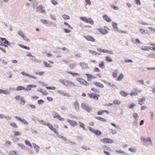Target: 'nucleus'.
<instances>
[{
	"label": "nucleus",
	"mask_w": 155,
	"mask_h": 155,
	"mask_svg": "<svg viewBox=\"0 0 155 155\" xmlns=\"http://www.w3.org/2000/svg\"><path fill=\"white\" fill-rule=\"evenodd\" d=\"M111 7L114 9L117 10L118 9V8L117 7L115 6L114 5H112Z\"/></svg>",
	"instance_id": "63"
},
{
	"label": "nucleus",
	"mask_w": 155,
	"mask_h": 155,
	"mask_svg": "<svg viewBox=\"0 0 155 155\" xmlns=\"http://www.w3.org/2000/svg\"><path fill=\"white\" fill-rule=\"evenodd\" d=\"M21 74L22 75H23L29 77H30L31 78H35L33 76H32L31 75H29V74H26V73H25L24 72H22L21 73Z\"/></svg>",
	"instance_id": "22"
},
{
	"label": "nucleus",
	"mask_w": 155,
	"mask_h": 155,
	"mask_svg": "<svg viewBox=\"0 0 155 155\" xmlns=\"http://www.w3.org/2000/svg\"><path fill=\"white\" fill-rule=\"evenodd\" d=\"M25 144L26 145L28 146H29L31 147H32V146L31 144L29 142V141H28V140H25Z\"/></svg>",
	"instance_id": "38"
},
{
	"label": "nucleus",
	"mask_w": 155,
	"mask_h": 155,
	"mask_svg": "<svg viewBox=\"0 0 155 155\" xmlns=\"http://www.w3.org/2000/svg\"><path fill=\"white\" fill-rule=\"evenodd\" d=\"M21 102H20V104H22V105H24L25 104V101L24 100V99L22 98V99L20 100Z\"/></svg>",
	"instance_id": "45"
},
{
	"label": "nucleus",
	"mask_w": 155,
	"mask_h": 155,
	"mask_svg": "<svg viewBox=\"0 0 155 155\" xmlns=\"http://www.w3.org/2000/svg\"><path fill=\"white\" fill-rule=\"evenodd\" d=\"M118 71L117 70H116L113 73L112 76L114 78H117V75L118 74Z\"/></svg>",
	"instance_id": "27"
},
{
	"label": "nucleus",
	"mask_w": 155,
	"mask_h": 155,
	"mask_svg": "<svg viewBox=\"0 0 155 155\" xmlns=\"http://www.w3.org/2000/svg\"><path fill=\"white\" fill-rule=\"evenodd\" d=\"M60 94H61L62 95L64 96H66L68 97H70V95L68 93H66V92H59Z\"/></svg>",
	"instance_id": "33"
},
{
	"label": "nucleus",
	"mask_w": 155,
	"mask_h": 155,
	"mask_svg": "<svg viewBox=\"0 0 155 155\" xmlns=\"http://www.w3.org/2000/svg\"><path fill=\"white\" fill-rule=\"evenodd\" d=\"M68 123H69L72 126H74L78 124L76 122L73 120H71L69 119H68L67 120Z\"/></svg>",
	"instance_id": "16"
},
{
	"label": "nucleus",
	"mask_w": 155,
	"mask_h": 155,
	"mask_svg": "<svg viewBox=\"0 0 155 155\" xmlns=\"http://www.w3.org/2000/svg\"><path fill=\"white\" fill-rule=\"evenodd\" d=\"M80 19L84 22L89 23L91 25H93L94 24L93 21L91 18H87L85 17H81Z\"/></svg>",
	"instance_id": "4"
},
{
	"label": "nucleus",
	"mask_w": 155,
	"mask_h": 155,
	"mask_svg": "<svg viewBox=\"0 0 155 155\" xmlns=\"http://www.w3.org/2000/svg\"><path fill=\"white\" fill-rule=\"evenodd\" d=\"M36 11L38 12H40L42 13H45V11L43 9V8L42 6L40 5L38 6L36 8Z\"/></svg>",
	"instance_id": "13"
},
{
	"label": "nucleus",
	"mask_w": 155,
	"mask_h": 155,
	"mask_svg": "<svg viewBox=\"0 0 155 155\" xmlns=\"http://www.w3.org/2000/svg\"><path fill=\"white\" fill-rule=\"evenodd\" d=\"M47 126L51 130L54 131L55 134H58V132L56 129L58 128L59 127V126L58 125H54V128L52 124L49 123H48Z\"/></svg>",
	"instance_id": "1"
},
{
	"label": "nucleus",
	"mask_w": 155,
	"mask_h": 155,
	"mask_svg": "<svg viewBox=\"0 0 155 155\" xmlns=\"http://www.w3.org/2000/svg\"><path fill=\"white\" fill-rule=\"evenodd\" d=\"M99 66L101 68H103V67L104 66V62H101L99 63Z\"/></svg>",
	"instance_id": "32"
},
{
	"label": "nucleus",
	"mask_w": 155,
	"mask_h": 155,
	"mask_svg": "<svg viewBox=\"0 0 155 155\" xmlns=\"http://www.w3.org/2000/svg\"><path fill=\"white\" fill-rule=\"evenodd\" d=\"M19 95H16L15 97V99L16 100H21L22 98Z\"/></svg>",
	"instance_id": "35"
},
{
	"label": "nucleus",
	"mask_w": 155,
	"mask_h": 155,
	"mask_svg": "<svg viewBox=\"0 0 155 155\" xmlns=\"http://www.w3.org/2000/svg\"><path fill=\"white\" fill-rule=\"evenodd\" d=\"M94 133L96 135H99L101 134V132L99 130H95V131H94Z\"/></svg>",
	"instance_id": "41"
},
{
	"label": "nucleus",
	"mask_w": 155,
	"mask_h": 155,
	"mask_svg": "<svg viewBox=\"0 0 155 155\" xmlns=\"http://www.w3.org/2000/svg\"><path fill=\"white\" fill-rule=\"evenodd\" d=\"M81 107L88 112L90 113L92 111L91 108L85 103H82L81 104Z\"/></svg>",
	"instance_id": "2"
},
{
	"label": "nucleus",
	"mask_w": 155,
	"mask_h": 155,
	"mask_svg": "<svg viewBox=\"0 0 155 155\" xmlns=\"http://www.w3.org/2000/svg\"><path fill=\"white\" fill-rule=\"evenodd\" d=\"M11 144V143L9 141H7L6 142V143L4 144L5 146H10Z\"/></svg>",
	"instance_id": "44"
},
{
	"label": "nucleus",
	"mask_w": 155,
	"mask_h": 155,
	"mask_svg": "<svg viewBox=\"0 0 155 155\" xmlns=\"http://www.w3.org/2000/svg\"><path fill=\"white\" fill-rule=\"evenodd\" d=\"M25 87L21 86H18L16 88V91L25 90Z\"/></svg>",
	"instance_id": "19"
},
{
	"label": "nucleus",
	"mask_w": 155,
	"mask_h": 155,
	"mask_svg": "<svg viewBox=\"0 0 155 155\" xmlns=\"http://www.w3.org/2000/svg\"><path fill=\"white\" fill-rule=\"evenodd\" d=\"M9 155H17L15 151L12 150L9 153Z\"/></svg>",
	"instance_id": "37"
},
{
	"label": "nucleus",
	"mask_w": 155,
	"mask_h": 155,
	"mask_svg": "<svg viewBox=\"0 0 155 155\" xmlns=\"http://www.w3.org/2000/svg\"><path fill=\"white\" fill-rule=\"evenodd\" d=\"M84 38L87 41L92 42H95V39L94 38L90 35H88L84 37Z\"/></svg>",
	"instance_id": "14"
},
{
	"label": "nucleus",
	"mask_w": 155,
	"mask_h": 155,
	"mask_svg": "<svg viewBox=\"0 0 155 155\" xmlns=\"http://www.w3.org/2000/svg\"><path fill=\"white\" fill-rule=\"evenodd\" d=\"M78 105L79 104L78 102L76 101L74 104V107H78Z\"/></svg>",
	"instance_id": "49"
},
{
	"label": "nucleus",
	"mask_w": 155,
	"mask_h": 155,
	"mask_svg": "<svg viewBox=\"0 0 155 155\" xmlns=\"http://www.w3.org/2000/svg\"><path fill=\"white\" fill-rule=\"evenodd\" d=\"M106 28V27H104L103 28H98L97 29L100 33L104 35L107 33L108 32Z\"/></svg>",
	"instance_id": "8"
},
{
	"label": "nucleus",
	"mask_w": 155,
	"mask_h": 155,
	"mask_svg": "<svg viewBox=\"0 0 155 155\" xmlns=\"http://www.w3.org/2000/svg\"><path fill=\"white\" fill-rule=\"evenodd\" d=\"M62 17L65 20L69 19L70 18V17L68 15H63Z\"/></svg>",
	"instance_id": "40"
},
{
	"label": "nucleus",
	"mask_w": 155,
	"mask_h": 155,
	"mask_svg": "<svg viewBox=\"0 0 155 155\" xmlns=\"http://www.w3.org/2000/svg\"><path fill=\"white\" fill-rule=\"evenodd\" d=\"M85 1L86 3V5L91 4V2L90 0H85Z\"/></svg>",
	"instance_id": "61"
},
{
	"label": "nucleus",
	"mask_w": 155,
	"mask_h": 155,
	"mask_svg": "<svg viewBox=\"0 0 155 155\" xmlns=\"http://www.w3.org/2000/svg\"><path fill=\"white\" fill-rule=\"evenodd\" d=\"M44 102V101L42 100L41 99L38 101V103L39 104H41L43 103Z\"/></svg>",
	"instance_id": "51"
},
{
	"label": "nucleus",
	"mask_w": 155,
	"mask_h": 155,
	"mask_svg": "<svg viewBox=\"0 0 155 155\" xmlns=\"http://www.w3.org/2000/svg\"><path fill=\"white\" fill-rule=\"evenodd\" d=\"M97 50L98 51L101 52L107 53H108L110 54H113V52L112 51L102 49L101 48H98L97 49Z\"/></svg>",
	"instance_id": "11"
},
{
	"label": "nucleus",
	"mask_w": 155,
	"mask_h": 155,
	"mask_svg": "<svg viewBox=\"0 0 155 155\" xmlns=\"http://www.w3.org/2000/svg\"><path fill=\"white\" fill-rule=\"evenodd\" d=\"M18 34L21 36L25 41H29V40L28 39V38L25 36L24 34L21 31H19L18 32Z\"/></svg>",
	"instance_id": "12"
},
{
	"label": "nucleus",
	"mask_w": 155,
	"mask_h": 155,
	"mask_svg": "<svg viewBox=\"0 0 155 155\" xmlns=\"http://www.w3.org/2000/svg\"><path fill=\"white\" fill-rule=\"evenodd\" d=\"M36 85L29 84L27 86L26 88L25 87V91H30L31 89L32 88H35L36 87Z\"/></svg>",
	"instance_id": "10"
},
{
	"label": "nucleus",
	"mask_w": 155,
	"mask_h": 155,
	"mask_svg": "<svg viewBox=\"0 0 155 155\" xmlns=\"http://www.w3.org/2000/svg\"><path fill=\"white\" fill-rule=\"evenodd\" d=\"M120 94L123 96L126 97L128 95V94H127L125 91H121L120 92Z\"/></svg>",
	"instance_id": "34"
},
{
	"label": "nucleus",
	"mask_w": 155,
	"mask_h": 155,
	"mask_svg": "<svg viewBox=\"0 0 155 155\" xmlns=\"http://www.w3.org/2000/svg\"><path fill=\"white\" fill-rule=\"evenodd\" d=\"M143 141L145 142H147V141H149L151 143V141L150 138V137L148 138L147 139H143Z\"/></svg>",
	"instance_id": "52"
},
{
	"label": "nucleus",
	"mask_w": 155,
	"mask_h": 155,
	"mask_svg": "<svg viewBox=\"0 0 155 155\" xmlns=\"http://www.w3.org/2000/svg\"><path fill=\"white\" fill-rule=\"evenodd\" d=\"M21 134V133H20L18 131H15L14 132V136H15L17 137L18 136H19Z\"/></svg>",
	"instance_id": "47"
},
{
	"label": "nucleus",
	"mask_w": 155,
	"mask_h": 155,
	"mask_svg": "<svg viewBox=\"0 0 155 155\" xmlns=\"http://www.w3.org/2000/svg\"><path fill=\"white\" fill-rule=\"evenodd\" d=\"M145 101V99L144 98L140 99L139 100V103L140 105H142L143 104H144V103H143V102H144Z\"/></svg>",
	"instance_id": "31"
},
{
	"label": "nucleus",
	"mask_w": 155,
	"mask_h": 155,
	"mask_svg": "<svg viewBox=\"0 0 155 155\" xmlns=\"http://www.w3.org/2000/svg\"><path fill=\"white\" fill-rule=\"evenodd\" d=\"M112 25L113 27L116 29H117V24L115 23H112Z\"/></svg>",
	"instance_id": "50"
},
{
	"label": "nucleus",
	"mask_w": 155,
	"mask_h": 155,
	"mask_svg": "<svg viewBox=\"0 0 155 155\" xmlns=\"http://www.w3.org/2000/svg\"><path fill=\"white\" fill-rule=\"evenodd\" d=\"M85 75L87 77V79L88 81H90L92 79L96 78V77L90 74H86Z\"/></svg>",
	"instance_id": "9"
},
{
	"label": "nucleus",
	"mask_w": 155,
	"mask_h": 155,
	"mask_svg": "<svg viewBox=\"0 0 155 155\" xmlns=\"http://www.w3.org/2000/svg\"><path fill=\"white\" fill-rule=\"evenodd\" d=\"M95 118L99 120L100 121H106V120L104 118H103L99 117H96Z\"/></svg>",
	"instance_id": "28"
},
{
	"label": "nucleus",
	"mask_w": 155,
	"mask_h": 155,
	"mask_svg": "<svg viewBox=\"0 0 155 155\" xmlns=\"http://www.w3.org/2000/svg\"><path fill=\"white\" fill-rule=\"evenodd\" d=\"M77 81L80 83L81 84L85 86L89 85V83L86 81L85 79L82 78H79L76 79Z\"/></svg>",
	"instance_id": "3"
},
{
	"label": "nucleus",
	"mask_w": 155,
	"mask_h": 155,
	"mask_svg": "<svg viewBox=\"0 0 155 155\" xmlns=\"http://www.w3.org/2000/svg\"><path fill=\"white\" fill-rule=\"evenodd\" d=\"M54 118H57L59 120L61 121H64V119L63 118H62L59 114H57L55 115L54 117Z\"/></svg>",
	"instance_id": "20"
},
{
	"label": "nucleus",
	"mask_w": 155,
	"mask_h": 155,
	"mask_svg": "<svg viewBox=\"0 0 155 155\" xmlns=\"http://www.w3.org/2000/svg\"><path fill=\"white\" fill-rule=\"evenodd\" d=\"M150 45L151 46L149 47V49L152 51H155V44L151 43Z\"/></svg>",
	"instance_id": "23"
},
{
	"label": "nucleus",
	"mask_w": 155,
	"mask_h": 155,
	"mask_svg": "<svg viewBox=\"0 0 155 155\" xmlns=\"http://www.w3.org/2000/svg\"><path fill=\"white\" fill-rule=\"evenodd\" d=\"M46 88L48 89L54 90L55 89V87H46Z\"/></svg>",
	"instance_id": "54"
},
{
	"label": "nucleus",
	"mask_w": 155,
	"mask_h": 155,
	"mask_svg": "<svg viewBox=\"0 0 155 155\" xmlns=\"http://www.w3.org/2000/svg\"><path fill=\"white\" fill-rule=\"evenodd\" d=\"M32 144L35 149H36L37 152H38L40 149L39 147L35 143H33Z\"/></svg>",
	"instance_id": "24"
},
{
	"label": "nucleus",
	"mask_w": 155,
	"mask_h": 155,
	"mask_svg": "<svg viewBox=\"0 0 155 155\" xmlns=\"http://www.w3.org/2000/svg\"><path fill=\"white\" fill-rule=\"evenodd\" d=\"M135 2L137 5H140L141 4L140 0H135Z\"/></svg>",
	"instance_id": "56"
},
{
	"label": "nucleus",
	"mask_w": 155,
	"mask_h": 155,
	"mask_svg": "<svg viewBox=\"0 0 155 155\" xmlns=\"http://www.w3.org/2000/svg\"><path fill=\"white\" fill-rule=\"evenodd\" d=\"M88 95L90 98H94L96 100L98 99V97H100L99 95H97L95 93H92L88 94Z\"/></svg>",
	"instance_id": "6"
},
{
	"label": "nucleus",
	"mask_w": 155,
	"mask_h": 155,
	"mask_svg": "<svg viewBox=\"0 0 155 155\" xmlns=\"http://www.w3.org/2000/svg\"><path fill=\"white\" fill-rule=\"evenodd\" d=\"M51 2L54 5H56L58 4L57 2L55 0H52Z\"/></svg>",
	"instance_id": "60"
},
{
	"label": "nucleus",
	"mask_w": 155,
	"mask_h": 155,
	"mask_svg": "<svg viewBox=\"0 0 155 155\" xmlns=\"http://www.w3.org/2000/svg\"><path fill=\"white\" fill-rule=\"evenodd\" d=\"M1 46H4L5 47H8L7 45H10V43L5 38H1Z\"/></svg>",
	"instance_id": "5"
},
{
	"label": "nucleus",
	"mask_w": 155,
	"mask_h": 155,
	"mask_svg": "<svg viewBox=\"0 0 155 155\" xmlns=\"http://www.w3.org/2000/svg\"><path fill=\"white\" fill-rule=\"evenodd\" d=\"M79 124L80 126L82 128H84V124L82 123L81 122H79Z\"/></svg>",
	"instance_id": "57"
},
{
	"label": "nucleus",
	"mask_w": 155,
	"mask_h": 155,
	"mask_svg": "<svg viewBox=\"0 0 155 155\" xmlns=\"http://www.w3.org/2000/svg\"><path fill=\"white\" fill-rule=\"evenodd\" d=\"M47 99L48 101H53V99L52 98L50 97H47Z\"/></svg>",
	"instance_id": "59"
},
{
	"label": "nucleus",
	"mask_w": 155,
	"mask_h": 155,
	"mask_svg": "<svg viewBox=\"0 0 155 155\" xmlns=\"http://www.w3.org/2000/svg\"><path fill=\"white\" fill-rule=\"evenodd\" d=\"M141 49L144 51H148L150 49L149 47L148 46H146L143 48H142Z\"/></svg>",
	"instance_id": "48"
},
{
	"label": "nucleus",
	"mask_w": 155,
	"mask_h": 155,
	"mask_svg": "<svg viewBox=\"0 0 155 155\" xmlns=\"http://www.w3.org/2000/svg\"><path fill=\"white\" fill-rule=\"evenodd\" d=\"M101 142L105 143H112L114 142V141L109 138H104L101 140Z\"/></svg>",
	"instance_id": "7"
},
{
	"label": "nucleus",
	"mask_w": 155,
	"mask_h": 155,
	"mask_svg": "<svg viewBox=\"0 0 155 155\" xmlns=\"http://www.w3.org/2000/svg\"><path fill=\"white\" fill-rule=\"evenodd\" d=\"M105 60L107 61H108L110 62H111L112 61V59L110 57L107 56L105 58Z\"/></svg>",
	"instance_id": "36"
},
{
	"label": "nucleus",
	"mask_w": 155,
	"mask_h": 155,
	"mask_svg": "<svg viewBox=\"0 0 155 155\" xmlns=\"http://www.w3.org/2000/svg\"><path fill=\"white\" fill-rule=\"evenodd\" d=\"M113 103L115 105H120L121 104V102L118 100H115L113 101Z\"/></svg>",
	"instance_id": "30"
},
{
	"label": "nucleus",
	"mask_w": 155,
	"mask_h": 155,
	"mask_svg": "<svg viewBox=\"0 0 155 155\" xmlns=\"http://www.w3.org/2000/svg\"><path fill=\"white\" fill-rule=\"evenodd\" d=\"M124 75L122 74H120L118 77L117 78V80L118 81H120L124 77Z\"/></svg>",
	"instance_id": "25"
},
{
	"label": "nucleus",
	"mask_w": 155,
	"mask_h": 155,
	"mask_svg": "<svg viewBox=\"0 0 155 155\" xmlns=\"http://www.w3.org/2000/svg\"><path fill=\"white\" fill-rule=\"evenodd\" d=\"M67 73L68 74H71L74 76H76V75H78V76L79 75V74L78 73H72L70 71H68V72H67Z\"/></svg>",
	"instance_id": "39"
},
{
	"label": "nucleus",
	"mask_w": 155,
	"mask_h": 155,
	"mask_svg": "<svg viewBox=\"0 0 155 155\" xmlns=\"http://www.w3.org/2000/svg\"><path fill=\"white\" fill-rule=\"evenodd\" d=\"M19 46L21 47L24 48L25 49L27 50H29L30 49L29 47H27L26 46H24L22 45H19Z\"/></svg>",
	"instance_id": "42"
},
{
	"label": "nucleus",
	"mask_w": 155,
	"mask_h": 155,
	"mask_svg": "<svg viewBox=\"0 0 155 155\" xmlns=\"http://www.w3.org/2000/svg\"><path fill=\"white\" fill-rule=\"evenodd\" d=\"M44 65L47 67H50V66L49 64L47 62H44Z\"/></svg>",
	"instance_id": "53"
},
{
	"label": "nucleus",
	"mask_w": 155,
	"mask_h": 155,
	"mask_svg": "<svg viewBox=\"0 0 155 155\" xmlns=\"http://www.w3.org/2000/svg\"><path fill=\"white\" fill-rule=\"evenodd\" d=\"M80 65L83 69H85L88 68L87 65L84 62H81L80 63Z\"/></svg>",
	"instance_id": "17"
},
{
	"label": "nucleus",
	"mask_w": 155,
	"mask_h": 155,
	"mask_svg": "<svg viewBox=\"0 0 155 155\" xmlns=\"http://www.w3.org/2000/svg\"><path fill=\"white\" fill-rule=\"evenodd\" d=\"M2 93L5 94H9V92L8 91L0 89V94Z\"/></svg>",
	"instance_id": "21"
},
{
	"label": "nucleus",
	"mask_w": 155,
	"mask_h": 155,
	"mask_svg": "<svg viewBox=\"0 0 155 155\" xmlns=\"http://www.w3.org/2000/svg\"><path fill=\"white\" fill-rule=\"evenodd\" d=\"M104 113H106L107 114H108V111L107 110H101L100 111H98L97 112V114L98 115H102Z\"/></svg>",
	"instance_id": "26"
},
{
	"label": "nucleus",
	"mask_w": 155,
	"mask_h": 155,
	"mask_svg": "<svg viewBox=\"0 0 155 155\" xmlns=\"http://www.w3.org/2000/svg\"><path fill=\"white\" fill-rule=\"evenodd\" d=\"M67 82L68 84L70 85V86H75V85L74 84V83L71 81H67Z\"/></svg>",
	"instance_id": "46"
},
{
	"label": "nucleus",
	"mask_w": 155,
	"mask_h": 155,
	"mask_svg": "<svg viewBox=\"0 0 155 155\" xmlns=\"http://www.w3.org/2000/svg\"><path fill=\"white\" fill-rule=\"evenodd\" d=\"M140 31L142 34H144L145 32V30L143 29H140Z\"/></svg>",
	"instance_id": "62"
},
{
	"label": "nucleus",
	"mask_w": 155,
	"mask_h": 155,
	"mask_svg": "<svg viewBox=\"0 0 155 155\" xmlns=\"http://www.w3.org/2000/svg\"><path fill=\"white\" fill-rule=\"evenodd\" d=\"M10 125L15 128H17L18 127L17 125L14 122L11 123L10 124Z\"/></svg>",
	"instance_id": "29"
},
{
	"label": "nucleus",
	"mask_w": 155,
	"mask_h": 155,
	"mask_svg": "<svg viewBox=\"0 0 155 155\" xmlns=\"http://www.w3.org/2000/svg\"><path fill=\"white\" fill-rule=\"evenodd\" d=\"M131 96H136L137 95V93H130L129 94Z\"/></svg>",
	"instance_id": "64"
},
{
	"label": "nucleus",
	"mask_w": 155,
	"mask_h": 155,
	"mask_svg": "<svg viewBox=\"0 0 155 155\" xmlns=\"http://www.w3.org/2000/svg\"><path fill=\"white\" fill-rule=\"evenodd\" d=\"M40 122L44 125L47 126L48 123H46L45 121L41 120V121Z\"/></svg>",
	"instance_id": "58"
},
{
	"label": "nucleus",
	"mask_w": 155,
	"mask_h": 155,
	"mask_svg": "<svg viewBox=\"0 0 155 155\" xmlns=\"http://www.w3.org/2000/svg\"><path fill=\"white\" fill-rule=\"evenodd\" d=\"M89 52L93 54H95V55H97L98 54V53L94 51H93L92 50H89Z\"/></svg>",
	"instance_id": "43"
},
{
	"label": "nucleus",
	"mask_w": 155,
	"mask_h": 155,
	"mask_svg": "<svg viewBox=\"0 0 155 155\" xmlns=\"http://www.w3.org/2000/svg\"><path fill=\"white\" fill-rule=\"evenodd\" d=\"M44 73V72H39L36 73V74L37 75H39L41 76L43 75Z\"/></svg>",
	"instance_id": "55"
},
{
	"label": "nucleus",
	"mask_w": 155,
	"mask_h": 155,
	"mask_svg": "<svg viewBox=\"0 0 155 155\" xmlns=\"http://www.w3.org/2000/svg\"><path fill=\"white\" fill-rule=\"evenodd\" d=\"M103 18L107 22H110L111 21V18L107 15H104Z\"/></svg>",
	"instance_id": "15"
},
{
	"label": "nucleus",
	"mask_w": 155,
	"mask_h": 155,
	"mask_svg": "<svg viewBox=\"0 0 155 155\" xmlns=\"http://www.w3.org/2000/svg\"><path fill=\"white\" fill-rule=\"evenodd\" d=\"M94 84L96 86L98 87H99L102 88L104 87V85L99 82H94Z\"/></svg>",
	"instance_id": "18"
}]
</instances>
